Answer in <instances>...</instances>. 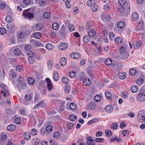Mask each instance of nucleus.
I'll return each mask as SVG.
<instances>
[{
  "mask_svg": "<svg viewBox=\"0 0 145 145\" xmlns=\"http://www.w3.org/2000/svg\"><path fill=\"white\" fill-rule=\"evenodd\" d=\"M23 15L25 18L31 19L34 17L33 14L30 12L29 11V9L25 10L24 11Z\"/></svg>",
  "mask_w": 145,
  "mask_h": 145,
  "instance_id": "nucleus-1",
  "label": "nucleus"
},
{
  "mask_svg": "<svg viewBox=\"0 0 145 145\" xmlns=\"http://www.w3.org/2000/svg\"><path fill=\"white\" fill-rule=\"evenodd\" d=\"M27 54L28 56V63L31 64L34 63L35 61V60L34 57V54L33 52L30 51L29 53H28Z\"/></svg>",
  "mask_w": 145,
  "mask_h": 145,
  "instance_id": "nucleus-2",
  "label": "nucleus"
},
{
  "mask_svg": "<svg viewBox=\"0 0 145 145\" xmlns=\"http://www.w3.org/2000/svg\"><path fill=\"white\" fill-rule=\"evenodd\" d=\"M7 138V136L6 134L1 133L0 135V144L1 145H5L6 140Z\"/></svg>",
  "mask_w": 145,
  "mask_h": 145,
  "instance_id": "nucleus-3",
  "label": "nucleus"
},
{
  "mask_svg": "<svg viewBox=\"0 0 145 145\" xmlns=\"http://www.w3.org/2000/svg\"><path fill=\"white\" fill-rule=\"evenodd\" d=\"M130 48H132V46H133V48L135 49H137L140 47L141 45V42L140 41H137L135 44H134L133 41H131L129 42Z\"/></svg>",
  "mask_w": 145,
  "mask_h": 145,
  "instance_id": "nucleus-4",
  "label": "nucleus"
},
{
  "mask_svg": "<svg viewBox=\"0 0 145 145\" xmlns=\"http://www.w3.org/2000/svg\"><path fill=\"white\" fill-rule=\"evenodd\" d=\"M137 99L139 102H141L145 101V94L142 93L140 92L138 94Z\"/></svg>",
  "mask_w": 145,
  "mask_h": 145,
  "instance_id": "nucleus-5",
  "label": "nucleus"
},
{
  "mask_svg": "<svg viewBox=\"0 0 145 145\" xmlns=\"http://www.w3.org/2000/svg\"><path fill=\"white\" fill-rule=\"evenodd\" d=\"M46 81L47 82V88L49 91H51L53 88V84L52 82L50 79L49 78H47L46 79Z\"/></svg>",
  "mask_w": 145,
  "mask_h": 145,
  "instance_id": "nucleus-6",
  "label": "nucleus"
},
{
  "mask_svg": "<svg viewBox=\"0 0 145 145\" xmlns=\"http://www.w3.org/2000/svg\"><path fill=\"white\" fill-rule=\"evenodd\" d=\"M68 46V45L67 43L62 42L58 46L59 49L61 50L66 49Z\"/></svg>",
  "mask_w": 145,
  "mask_h": 145,
  "instance_id": "nucleus-7",
  "label": "nucleus"
},
{
  "mask_svg": "<svg viewBox=\"0 0 145 145\" xmlns=\"http://www.w3.org/2000/svg\"><path fill=\"white\" fill-rule=\"evenodd\" d=\"M105 111L108 113L111 112L113 110V107L111 105H108L105 107Z\"/></svg>",
  "mask_w": 145,
  "mask_h": 145,
  "instance_id": "nucleus-8",
  "label": "nucleus"
},
{
  "mask_svg": "<svg viewBox=\"0 0 145 145\" xmlns=\"http://www.w3.org/2000/svg\"><path fill=\"white\" fill-rule=\"evenodd\" d=\"M86 139L87 141V143L88 145H95L94 140L92 139L91 137H88Z\"/></svg>",
  "mask_w": 145,
  "mask_h": 145,
  "instance_id": "nucleus-9",
  "label": "nucleus"
},
{
  "mask_svg": "<svg viewBox=\"0 0 145 145\" xmlns=\"http://www.w3.org/2000/svg\"><path fill=\"white\" fill-rule=\"evenodd\" d=\"M106 97L108 100H111L112 98V94L109 90L106 91L105 92Z\"/></svg>",
  "mask_w": 145,
  "mask_h": 145,
  "instance_id": "nucleus-10",
  "label": "nucleus"
},
{
  "mask_svg": "<svg viewBox=\"0 0 145 145\" xmlns=\"http://www.w3.org/2000/svg\"><path fill=\"white\" fill-rule=\"evenodd\" d=\"M10 72L11 73L9 74L10 78L12 80L14 79L16 76V74L13 72V70L12 69L10 70Z\"/></svg>",
  "mask_w": 145,
  "mask_h": 145,
  "instance_id": "nucleus-11",
  "label": "nucleus"
},
{
  "mask_svg": "<svg viewBox=\"0 0 145 145\" xmlns=\"http://www.w3.org/2000/svg\"><path fill=\"white\" fill-rule=\"evenodd\" d=\"M79 54L76 53H73L70 54V56L72 59H77L79 57Z\"/></svg>",
  "mask_w": 145,
  "mask_h": 145,
  "instance_id": "nucleus-12",
  "label": "nucleus"
},
{
  "mask_svg": "<svg viewBox=\"0 0 145 145\" xmlns=\"http://www.w3.org/2000/svg\"><path fill=\"white\" fill-rule=\"evenodd\" d=\"M83 82L84 85L85 86H88L91 84V81L89 79L86 78L84 79Z\"/></svg>",
  "mask_w": 145,
  "mask_h": 145,
  "instance_id": "nucleus-13",
  "label": "nucleus"
},
{
  "mask_svg": "<svg viewBox=\"0 0 145 145\" xmlns=\"http://www.w3.org/2000/svg\"><path fill=\"white\" fill-rule=\"evenodd\" d=\"M140 111L139 112L138 115V121L140 122H142V121L144 120V116L142 115V114H140Z\"/></svg>",
  "mask_w": 145,
  "mask_h": 145,
  "instance_id": "nucleus-14",
  "label": "nucleus"
},
{
  "mask_svg": "<svg viewBox=\"0 0 145 145\" xmlns=\"http://www.w3.org/2000/svg\"><path fill=\"white\" fill-rule=\"evenodd\" d=\"M91 7V9L94 12H96L98 10V5L95 3L92 4Z\"/></svg>",
  "mask_w": 145,
  "mask_h": 145,
  "instance_id": "nucleus-15",
  "label": "nucleus"
},
{
  "mask_svg": "<svg viewBox=\"0 0 145 145\" xmlns=\"http://www.w3.org/2000/svg\"><path fill=\"white\" fill-rule=\"evenodd\" d=\"M7 26V28L10 30H12L14 29V25L11 22L8 24Z\"/></svg>",
  "mask_w": 145,
  "mask_h": 145,
  "instance_id": "nucleus-16",
  "label": "nucleus"
},
{
  "mask_svg": "<svg viewBox=\"0 0 145 145\" xmlns=\"http://www.w3.org/2000/svg\"><path fill=\"white\" fill-rule=\"evenodd\" d=\"M138 18V15L137 12H134L132 15V19L135 20H137Z\"/></svg>",
  "mask_w": 145,
  "mask_h": 145,
  "instance_id": "nucleus-17",
  "label": "nucleus"
},
{
  "mask_svg": "<svg viewBox=\"0 0 145 145\" xmlns=\"http://www.w3.org/2000/svg\"><path fill=\"white\" fill-rule=\"evenodd\" d=\"M15 126L12 124L8 125L7 127V129L10 131H13L15 129Z\"/></svg>",
  "mask_w": 145,
  "mask_h": 145,
  "instance_id": "nucleus-18",
  "label": "nucleus"
},
{
  "mask_svg": "<svg viewBox=\"0 0 145 145\" xmlns=\"http://www.w3.org/2000/svg\"><path fill=\"white\" fill-rule=\"evenodd\" d=\"M60 63L62 66L65 65L67 63L66 59L65 57H62L60 60Z\"/></svg>",
  "mask_w": 145,
  "mask_h": 145,
  "instance_id": "nucleus-19",
  "label": "nucleus"
},
{
  "mask_svg": "<svg viewBox=\"0 0 145 145\" xmlns=\"http://www.w3.org/2000/svg\"><path fill=\"white\" fill-rule=\"evenodd\" d=\"M131 91L133 93H136L138 90V87L135 85L132 86L130 88Z\"/></svg>",
  "mask_w": 145,
  "mask_h": 145,
  "instance_id": "nucleus-20",
  "label": "nucleus"
},
{
  "mask_svg": "<svg viewBox=\"0 0 145 145\" xmlns=\"http://www.w3.org/2000/svg\"><path fill=\"white\" fill-rule=\"evenodd\" d=\"M125 26V23L123 21H120L117 24L118 27L120 29L123 28Z\"/></svg>",
  "mask_w": 145,
  "mask_h": 145,
  "instance_id": "nucleus-21",
  "label": "nucleus"
},
{
  "mask_svg": "<svg viewBox=\"0 0 145 145\" xmlns=\"http://www.w3.org/2000/svg\"><path fill=\"white\" fill-rule=\"evenodd\" d=\"M53 78L54 81H57L59 78V74L58 72H54L53 74Z\"/></svg>",
  "mask_w": 145,
  "mask_h": 145,
  "instance_id": "nucleus-22",
  "label": "nucleus"
},
{
  "mask_svg": "<svg viewBox=\"0 0 145 145\" xmlns=\"http://www.w3.org/2000/svg\"><path fill=\"white\" fill-rule=\"evenodd\" d=\"M99 120L98 118L93 119L89 121L87 124L88 125L91 124Z\"/></svg>",
  "mask_w": 145,
  "mask_h": 145,
  "instance_id": "nucleus-23",
  "label": "nucleus"
},
{
  "mask_svg": "<svg viewBox=\"0 0 145 145\" xmlns=\"http://www.w3.org/2000/svg\"><path fill=\"white\" fill-rule=\"evenodd\" d=\"M24 49L26 52H28V53H29L30 52L29 51H30L31 49V46L29 44L25 45V46Z\"/></svg>",
  "mask_w": 145,
  "mask_h": 145,
  "instance_id": "nucleus-24",
  "label": "nucleus"
},
{
  "mask_svg": "<svg viewBox=\"0 0 145 145\" xmlns=\"http://www.w3.org/2000/svg\"><path fill=\"white\" fill-rule=\"evenodd\" d=\"M91 37L88 35L85 36L83 38V41L85 42H88L91 40Z\"/></svg>",
  "mask_w": 145,
  "mask_h": 145,
  "instance_id": "nucleus-25",
  "label": "nucleus"
},
{
  "mask_svg": "<svg viewBox=\"0 0 145 145\" xmlns=\"http://www.w3.org/2000/svg\"><path fill=\"white\" fill-rule=\"evenodd\" d=\"M88 34L90 37H93L95 35V32L94 30H90L89 31Z\"/></svg>",
  "mask_w": 145,
  "mask_h": 145,
  "instance_id": "nucleus-26",
  "label": "nucleus"
},
{
  "mask_svg": "<svg viewBox=\"0 0 145 145\" xmlns=\"http://www.w3.org/2000/svg\"><path fill=\"white\" fill-rule=\"evenodd\" d=\"M2 93L3 96L5 97L8 96L9 94V91L6 89H4L3 90Z\"/></svg>",
  "mask_w": 145,
  "mask_h": 145,
  "instance_id": "nucleus-27",
  "label": "nucleus"
},
{
  "mask_svg": "<svg viewBox=\"0 0 145 145\" xmlns=\"http://www.w3.org/2000/svg\"><path fill=\"white\" fill-rule=\"evenodd\" d=\"M119 76L120 79H124L126 77V74L125 72L120 73L119 74Z\"/></svg>",
  "mask_w": 145,
  "mask_h": 145,
  "instance_id": "nucleus-28",
  "label": "nucleus"
},
{
  "mask_svg": "<svg viewBox=\"0 0 145 145\" xmlns=\"http://www.w3.org/2000/svg\"><path fill=\"white\" fill-rule=\"evenodd\" d=\"M96 106V105L94 102L91 103L89 105V107L91 110H94Z\"/></svg>",
  "mask_w": 145,
  "mask_h": 145,
  "instance_id": "nucleus-29",
  "label": "nucleus"
},
{
  "mask_svg": "<svg viewBox=\"0 0 145 145\" xmlns=\"http://www.w3.org/2000/svg\"><path fill=\"white\" fill-rule=\"evenodd\" d=\"M45 46L46 48L49 50H51L54 48V46L50 43L46 44Z\"/></svg>",
  "mask_w": 145,
  "mask_h": 145,
  "instance_id": "nucleus-30",
  "label": "nucleus"
},
{
  "mask_svg": "<svg viewBox=\"0 0 145 145\" xmlns=\"http://www.w3.org/2000/svg\"><path fill=\"white\" fill-rule=\"evenodd\" d=\"M69 120L72 121H74L76 119L77 117L74 114H72L70 115L69 117Z\"/></svg>",
  "mask_w": 145,
  "mask_h": 145,
  "instance_id": "nucleus-31",
  "label": "nucleus"
},
{
  "mask_svg": "<svg viewBox=\"0 0 145 145\" xmlns=\"http://www.w3.org/2000/svg\"><path fill=\"white\" fill-rule=\"evenodd\" d=\"M122 42V39L120 37H117L115 39V42L116 44H120Z\"/></svg>",
  "mask_w": 145,
  "mask_h": 145,
  "instance_id": "nucleus-32",
  "label": "nucleus"
},
{
  "mask_svg": "<svg viewBox=\"0 0 145 145\" xmlns=\"http://www.w3.org/2000/svg\"><path fill=\"white\" fill-rule=\"evenodd\" d=\"M105 63L106 65H110L112 64V61L111 59L108 58L105 60Z\"/></svg>",
  "mask_w": 145,
  "mask_h": 145,
  "instance_id": "nucleus-33",
  "label": "nucleus"
},
{
  "mask_svg": "<svg viewBox=\"0 0 145 145\" xmlns=\"http://www.w3.org/2000/svg\"><path fill=\"white\" fill-rule=\"evenodd\" d=\"M24 138L27 140H29L31 138V135L29 133L27 132L24 135Z\"/></svg>",
  "mask_w": 145,
  "mask_h": 145,
  "instance_id": "nucleus-34",
  "label": "nucleus"
},
{
  "mask_svg": "<svg viewBox=\"0 0 145 145\" xmlns=\"http://www.w3.org/2000/svg\"><path fill=\"white\" fill-rule=\"evenodd\" d=\"M94 99L95 101L98 102L100 101L101 97L99 95H96L94 96Z\"/></svg>",
  "mask_w": 145,
  "mask_h": 145,
  "instance_id": "nucleus-35",
  "label": "nucleus"
},
{
  "mask_svg": "<svg viewBox=\"0 0 145 145\" xmlns=\"http://www.w3.org/2000/svg\"><path fill=\"white\" fill-rule=\"evenodd\" d=\"M12 20V17L10 15L7 16L5 18V20L7 22H11Z\"/></svg>",
  "mask_w": 145,
  "mask_h": 145,
  "instance_id": "nucleus-36",
  "label": "nucleus"
},
{
  "mask_svg": "<svg viewBox=\"0 0 145 145\" xmlns=\"http://www.w3.org/2000/svg\"><path fill=\"white\" fill-rule=\"evenodd\" d=\"M125 6H123L121 5V6L119 7L118 9V11L122 13L124 12L125 9Z\"/></svg>",
  "mask_w": 145,
  "mask_h": 145,
  "instance_id": "nucleus-37",
  "label": "nucleus"
},
{
  "mask_svg": "<svg viewBox=\"0 0 145 145\" xmlns=\"http://www.w3.org/2000/svg\"><path fill=\"white\" fill-rule=\"evenodd\" d=\"M69 81V80L67 77H63L62 78V82L64 84H67Z\"/></svg>",
  "mask_w": 145,
  "mask_h": 145,
  "instance_id": "nucleus-38",
  "label": "nucleus"
},
{
  "mask_svg": "<svg viewBox=\"0 0 145 145\" xmlns=\"http://www.w3.org/2000/svg\"><path fill=\"white\" fill-rule=\"evenodd\" d=\"M76 105L74 103H71L70 104L69 107L71 110H74L76 108Z\"/></svg>",
  "mask_w": 145,
  "mask_h": 145,
  "instance_id": "nucleus-39",
  "label": "nucleus"
},
{
  "mask_svg": "<svg viewBox=\"0 0 145 145\" xmlns=\"http://www.w3.org/2000/svg\"><path fill=\"white\" fill-rule=\"evenodd\" d=\"M105 133L107 137H110L112 134V133L111 131L109 130H105Z\"/></svg>",
  "mask_w": 145,
  "mask_h": 145,
  "instance_id": "nucleus-40",
  "label": "nucleus"
},
{
  "mask_svg": "<svg viewBox=\"0 0 145 145\" xmlns=\"http://www.w3.org/2000/svg\"><path fill=\"white\" fill-rule=\"evenodd\" d=\"M129 133V131L127 130H123L122 132V134L124 137L126 136H128Z\"/></svg>",
  "mask_w": 145,
  "mask_h": 145,
  "instance_id": "nucleus-41",
  "label": "nucleus"
},
{
  "mask_svg": "<svg viewBox=\"0 0 145 145\" xmlns=\"http://www.w3.org/2000/svg\"><path fill=\"white\" fill-rule=\"evenodd\" d=\"M52 28L54 30L57 29L59 27V25L57 23H54L52 26Z\"/></svg>",
  "mask_w": 145,
  "mask_h": 145,
  "instance_id": "nucleus-42",
  "label": "nucleus"
},
{
  "mask_svg": "<svg viewBox=\"0 0 145 145\" xmlns=\"http://www.w3.org/2000/svg\"><path fill=\"white\" fill-rule=\"evenodd\" d=\"M104 140V139L101 138H97L95 139V141L99 143H102Z\"/></svg>",
  "mask_w": 145,
  "mask_h": 145,
  "instance_id": "nucleus-43",
  "label": "nucleus"
},
{
  "mask_svg": "<svg viewBox=\"0 0 145 145\" xmlns=\"http://www.w3.org/2000/svg\"><path fill=\"white\" fill-rule=\"evenodd\" d=\"M35 80L33 78H29L28 79V83L29 84H33Z\"/></svg>",
  "mask_w": 145,
  "mask_h": 145,
  "instance_id": "nucleus-44",
  "label": "nucleus"
},
{
  "mask_svg": "<svg viewBox=\"0 0 145 145\" xmlns=\"http://www.w3.org/2000/svg\"><path fill=\"white\" fill-rule=\"evenodd\" d=\"M65 31L66 29H65V26L64 25H63L60 29V32L62 34H64L65 33Z\"/></svg>",
  "mask_w": 145,
  "mask_h": 145,
  "instance_id": "nucleus-45",
  "label": "nucleus"
},
{
  "mask_svg": "<svg viewBox=\"0 0 145 145\" xmlns=\"http://www.w3.org/2000/svg\"><path fill=\"white\" fill-rule=\"evenodd\" d=\"M53 128V127L52 126L49 125L46 127V131L47 132H51L52 131Z\"/></svg>",
  "mask_w": 145,
  "mask_h": 145,
  "instance_id": "nucleus-46",
  "label": "nucleus"
},
{
  "mask_svg": "<svg viewBox=\"0 0 145 145\" xmlns=\"http://www.w3.org/2000/svg\"><path fill=\"white\" fill-rule=\"evenodd\" d=\"M59 133V132H56L53 134L54 137L55 139H57L59 137L60 135Z\"/></svg>",
  "mask_w": 145,
  "mask_h": 145,
  "instance_id": "nucleus-47",
  "label": "nucleus"
},
{
  "mask_svg": "<svg viewBox=\"0 0 145 145\" xmlns=\"http://www.w3.org/2000/svg\"><path fill=\"white\" fill-rule=\"evenodd\" d=\"M37 131L35 129L33 128L31 131V133L32 135H35L37 134Z\"/></svg>",
  "mask_w": 145,
  "mask_h": 145,
  "instance_id": "nucleus-48",
  "label": "nucleus"
},
{
  "mask_svg": "<svg viewBox=\"0 0 145 145\" xmlns=\"http://www.w3.org/2000/svg\"><path fill=\"white\" fill-rule=\"evenodd\" d=\"M121 96L122 97L126 99L127 98V93L126 92L124 91H123L121 93Z\"/></svg>",
  "mask_w": 145,
  "mask_h": 145,
  "instance_id": "nucleus-49",
  "label": "nucleus"
},
{
  "mask_svg": "<svg viewBox=\"0 0 145 145\" xmlns=\"http://www.w3.org/2000/svg\"><path fill=\"white\" fill-rule=\"evenodd\" d=\"M48 67L49 68L51 69L53 66V64L52 61L50 60H49L47 62Z\"/></svg>",
  "mask_w": 145,
  "mask_h": 145,
  "instance_id": "nucleus-50",
  "label": "nucleus"
},
{
  "mask_svg": "<svg viewBox=\"0 0 145 145\" xmlns=\"http://www.w3.org/2000/svg\"><path fill=\"white\" fill-rule=\"evenodd\" d=\"M69 30L71 31H72L74 30L75 28L74 26L72 24H70L69 25Z\"/></svg>",
  "mask_w": 145,
  "mask_h": 145,
  "instance_id": "nucleus-51",
  "label": "nucleus"
},
{
  "mask_svg": "<svg viewBox=\"0 0 145 145\" xmlns=\"http://www.w3.org/2000/svg\"><path fill=\"white\" fill-rule=\"evenodd\" d=\"M136 71L135 69H131L129 71V73L131 75H134L136 73Z\"/></svg>",
  "mask_w": 145,
  "mask_h": 145,
  "instance_id": "nucleus-52",
  "label": "nucleus"
},
{
  "mask_svg": "<svg viewBox=\"0 0 145 145\" xmlns=\"http://www.w3.org/2000/svg\"><path fill=\"white\" fill-rule=\"evenodd\" d=\"M6 32V30L4 28H0V33L2 35L5 34Z\"/></svg>",
  "mask_w": 145,
  "mask_h": 145,
  "instance_id": "nucleus-53",
  "label": "nucleus"
},
{
  "mask_svg": "<svg viewBox=\"0 0 145 145\" xmlns=\"http://www.w3.org/2000/svg\"><path fill=\"white\" fill-rule=\"evenodd\" d=\"M14 53L15 55L18 56L20 54L21 51L19 49L17 48L14 50Z\"/></svg>",
  "mask_w": 145,
  "mask_h": 145,
  "instance_id": "nucleus-54",
  "label": "nucleus"
},
{
  "mask_svg": "<svg viewBox=\"0 0 145 145\" xmlns=\"http://www.w3.org/2000/svg\"><path fill=\"white\" fill-rule=\"evenodd\" d=\"M50 14L49 13L47 12H45L43 14V16L45 18L47 19L50 17Z\"/></svg>",
  "mask_w": 145,
  "mask_h": 145,
  "instance_id": "nucleus-55",
  "label": "nucleus"
},
{
  "mask_svg": "<svg viewBox=\"0 0 145 145\" xmlns=\"http://www.w3.org/2000/svg\"><path fill=\"white\" fill-rule=\"evenodd\" d=\"M41 35L39 32H36L35 33L34 37L37 39H39L41 37Z\"/></svg>",
  "mask_w": 145,
  "mask_h": 145,
  "instance_id": "nucleus-56",
  "label": "nucleus"
},
{
  "mask_svg": "<svg viewBox=\"0 0 145 145\" xmlns=\"http://www.w3.org/2000/svg\"><path fill=\"white\" fill-rule=\"evenodd\" d=\"M126 3V0H119L118 3L121 6H124Z\"/></svg>",
  "mask_w": 145,
  "mask_h": 145,
  "instance_id": "nucleus-57",
  "label": "nucleus"
},
{
  "mask_svg": "<svg viewBox=\"0 0 145 145\" xmlns=\"http://www.w3.org/2000/svg\"><path fill=\"white\" fill-rule=\"evenodd\" d=\"M143 80L141 78H139L138 79L137 82V83L138 85H140L143 83Z\"/></svg>",
  "mask_w": 145,
  "mask_h": 145,
  "instance_id": "nucleus-58",
  "label": "nucleus"
},
{
  "mask_svg": "<svg viewBox=\"0 0 145 145\" xmlns=\"http://www.w3.org/2000/svg\"><path fill=\"white\" fill-rule=\"evenodd\" d=\"M69 76L71 78H74L76 76V73L74 71H72V72H70L69 73Z\"/></svg>",
  "mask_w": 145,
  "mask_h": 145,
  "instance_id": "nucleus-59",
  "label": "nucleus"
},
{
  "mask_svg": "<svg viewBox=\"0 0 145 145\" xmlns=\"http://www.w3.org/2000/svg\"><path fill=\"white\" fill-rule=\"evenodd\" d=\"M5 74L4 70H0V78H2L5 77Z\"/></svg>",
  "mask_w": 145,
  "mask_h": 145,
  "instance_id": "nucleus-60",
  "label": "nucleus"
},
{
  "mask_svg": "<svg viewBox=\"0 0 145 145\" xmlns=\"http://www.w3.org/2000/svg\"><path fill=\"white\" fill-rule=\"evenodd\" d=\"M36 28L38 30H42L43 27L41 24H37Z\"/></svg>",
  "mask_w": 145,
  "mask_h": 145,
  "instance_id": "nucleus-61",
  "label": "nucleus"
},
{
  "mask_svg": "<svg viewBox=\"0 0 145 145\" xmlns=\"http://www.w3.org/2000/svg\"><path fill=\"white\" fill-rule=\"evenodd\" d=\"M127 116L131 118H133L135 117V114L132 111H131L127 114Z\"/></svg>",
  "mask_w": 145,
  "mask_h": 145,
  "instance_id": "nucleus-62",
  "label": "nucleus"
},
{
  "mask_svg": "<svg viewBox=\"0 0 145 145\" xmlns=\"http://www.w3.org/2000/svg\"><path fill=\"white\" fill-rule=\"evenodd\" d=\"M119 50L120 53L122 54L125 52L126 50V48L124 46H122L120 49Z\"/></svg>",
  "mask_w": 145,
  "mask_h": 145,
  "instance_id": "nucleus-63",
  "label": "nucleus"
},
{
  "mask_svg": "<svg viewBox=\"0 0 145 145\" xmlns=\"http://www.w3.org/2000/svg\"><path fill=\"white\" fill-rule=\"evenodd\" d=\"M118 126V125L115 123L111 125V128L113 129H116Z\"/></svg>",
  "mask_w": 145,
  "mask_h": 145,
  "instance_id": "nucleus-64",
  "label": "nucleus"
}]
</instances>
